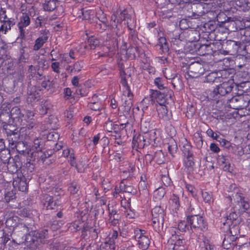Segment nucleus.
Returning <instances> with one entry per match:
<instances>
[{"label":"nucleus","instance_id":"f257e3e1","mask_svg":"<svg viewBox=\"0 0 250 250\" xmlns=\"http://www.w3.org/2000/svg\"><path fill=\"white\" fill-rule=\"evenodd\" d=\"M168 239L166 245L165 250H173L177 246L186 244L183 236L181 235L177 228L171 227L167 230Z\"/></svg>","mask_w":250,"mask_h":250},{"label":"nucleus","instance_id":"f03ea898","mask_svg":"<svg viewBox=\"0 0 250 250\" xmlns=\"http://www.w3.org/2000/svg\"><path fill=\"white\" fill-rule=\"evenodd\" d=\"M234 84L231 82H225L217 85L210 93V97L216 100L219 96H225L233 91Z\"/></svg>","mask_w":250,"mask_h":250},{"label":"nucleus","instance_id":"7ed1b4c3","mask_svg":"<svg viewBox=\"0 0 250 250\" xmlns=\"http://www.w3.org/2000/svg\"><path fill=\"white\" fill-rule=\"evenodd\" d=\"M239 215L234 211H232L229 215L224 218L222 221L223 225L226 227L227 229L229 230V232L233 234V231L238 229L237 225L239 223Z\"/></svg>","mask_w":250,"mask_h":250},{"label":"nucleus","instance_id":"20e7f679","mask_svg":"<svg viewBox=\"0 0 250 250\" xmlns=\"http://www.w3.org/2000/svg\"><path fill=\"white\" fill-rule=\"evenodd\" d=\"M8 139L12 148H15L19 154L23 155L29 154V151L26 148L24 149L25 147V144L23 142H18V135L17 133L13 131L12 134L9 136Z\"/></svg>","mask_w":250,"mask_h":250},{"label":"nucleus","instance_id":"39448f33","mask_svg":"<svg viewBox=\"0 0 250 250\" xmlns=\"http://www.w3.org/2000/svg\"><path fill=\"white\" fill-rule=\"evenodd\" d=\"M187 219L191 228L200 230L207 229V223L202 216L194 214L188 216Z\"/></svg>","mask_w":250,"mask_h":250},{"label":"nucleus","instance_id":"423d86ee","mask_svg":"<svg viewBox=\"0 0 250 250\" xmlns=\"http://www.w3.org/2000/svg\"><path fill=\"white\" fill-rule=\"evenodd\" d=\"M205 70L202 64L197 62H193L189 64L187 73L190 78H198L204 73Z\"/></svg>","mask_w":250,"mask_h":250},{"label":"nucleus","instance_id":"0eeeda50","mask_svg":"<svg viewBox=\"0 0 250 250\" xmlns=\"http://www.w3.org/2000/svg\"><path fill=\"white\" fill-rule=\"evenodd\" d=\"M62 156L68 159V162L71 166L75 167L78 172H81L83 169V166L80 167L76 164L75 157L74 154L73 150L66 148L63 150Z\"/></svg>","mask_w":250,"mask_h":250},{"label":"nucleus","instance_id":"6e6552de","mask_svg":"<svg viewBox=\"0 0 250 250\" xmlns=\"http://www.w3.org/2000/svg\"><path fill=\"white\" fill-rule=\"evenodd\" d=\"M233 197L235 202L239 206V210L241 212H245L249 208V203L245 200V198L242 193H236Z\"/></svg>","mask_w":250,"mask_h":250},{"label":"nucleus","instance_id":"1a4fd4ad","mask_svg":"<svg viewBox=\"0 0 250 250\" xmlns=\"http://www.w3.org/2000/svg\"><path fill=\"white\" fill-rule=\"evenodd\" d=\"M13 185L14 188L22 192L26 190L28 186L25 177L21 174L14 178Z\"/></svg>","mask_w":250,"mask_h":250},{"label":"nucleus","instance_id":"9d476101","mask_svg":"<svg viewBox=\"0 0 250 250\" xmlns=\"http://www.w3.org/2000/svg\"><path fill=\"white\" fill-rule=\"evenodd\" d=\"M26 122L25 125L28 130L25 129L24 127L21 128L20 130V135L25 141H28L30 139V137L27 135V133L29 132V130L36 127L37 123L34 118H31L30 120H26Z\"/></svg>","mask_w":250,"mask_h":250},{"label":"nucleus","instance_id":"9b49d317","mask_svg":"<svg viewBox=\"0 0 250 250\" xmlns=\"http://www.w3.org/2000/svg\"><path fill=\"white\" fill-rule=\"evenodd\" d=\"M30 18L27 13H22L20 17V21L18 23V28L20 32L21 36L23 38L25 36L24 27L30 24Z\"/></svg>","mask_w":250,"mask_h":250},{"label":"nucleus","instance_id":"f8f14e48","mask_svg":"<svg viewBox=\"0 0 250 250\" xmlns=\"http://www.w3.org/2000/svg\"><path fill=\"white\" fill-rule=\"evenodd\" d=\"M128 19H129V16L127 14L125 10L120 12V14L118 16L117 14H115L111 16V20L114 22L117 20V23H121L123 21L127 20L126 24L127 27L129 30H132L133 29V25L129 23L128 21Z\"/></svg>","mask_w":250,"mask_h":250},{"label":"nucleus","instance_id":"ddd939ff","mask_svg":"<svg viewBox=\"0 0 250 250\" xmlns=\"http://www.w3.org/2000/svg\"><path fill=\"white\" fill-rule=\"evenodd\" d=\"M5 114L9 117H11L13 120H17L19 122H22V118L24 117V115L21 113V109L18 106H15L12 108L9 114L7 112H5Z\"/></svg>","mask_w":250,"mask_h":250},{"label":"nucleus","instance_id":"4468645a","mask_svg":"<svg viewBox=\"0 0 250 250\" xmlns=\"http://www.w3.org/2000/svg\"><path fill=\"white\" fill-rule=\"evenodd\" d=\"M151 104L153 103V99L156 100L159 105H165L167 102V98L164 93H162L157 90L153 91L151 94Z\"/></svg>","mask_w":250,"mask_h":250},{"label":"nucleus","instance_id":"2eb2a0df","mask_svg":"<svg viewBox=\"0 0 250 250\" xmlns=\"http://www.w3.org/2000/svg\"><path fill=\"white\" fill-rule=\"evenodd\" d=\"M230 233V235H227L225 236L223 241V246L224 249H229L232 246L235 245L234 240L235 238L234 236L237 234V232L233 231V234Z\"/></svg>","mask_w":250,"mask_h":250},{"label":"nucleus","instance_id":"dca6fc26","mask_svg":"<svg viewBox=\"0 0 250 250\" xmlns=\"http://www.w3.org/2000/svg\"><path fill=\"white\" fill-rule=\"evenodd\" d=\"M121 77L120 83L122 86L120 89L122 91L123 95L125 97H127L128 98H132L133 94L128 85L126 79L123 76L121 75Z\"/></svg>","mask_w":250,"mask_h":250},{"label":"nucleus","instance_id":"f3484780","mask_svg":"<svg viewBox=\"0 0 250 250\" xmlns=\"http://www.w3.org/2000/svg\"><path fill=\"white\" fill-rule=\"evenodd\" d=\"M147 143L144 138L143 134H139L137 137H134L132 140V145L133 148H143Z\"/></svg>","mask_w":250,"mask_h":250},{"label":"nucleus","instance_id":"a211bd4d","mask_svg":"<svg viewBox=\"0 0 250 250\" xmlns=\"http://www.w3.org/2000/svg\"><path fill=\"white\" fill-rule=\"evenodd\" d=\"M38 231L31 230L29 231L25 236V240L27 244L30 245L35 244V245L39 244L38 239Z\"/></svg>","mask_w":250,"mask_h":250},{"label":"nucleus","instance_id":"6ab92c4d","mask_svg":"<svg viewBox=\"0 0 250 250\" xmlns=\"http://www.w3.org/2000/svg\"><path fill=\"white\" fill-rule=\"evenodd\" d=\"M58 0H44L42 3V7L44 11H52L57 7Z\"/></svg>","mask_w":250,"mask_h":250},{"label":"nucleus","instance_id":"aec40b11","mask_svg":"<svg viewBox=\"0 0 250 250\" xmlns=\"http://www.w3.org/2000/svg\"><path fill=\"white\" fill-rule=\"evenodd\" d=\"M169 204L171 209L176 212L178 210L180 207L179 197L177 195L173 194L170 198Z\"/></svg>","mask_w":250,"mask_h":250},{"label":"nucleus","instance_id":"412c9836","mask_svg":"<svg viewBox=\"0 0 250 250\" xmlns=\"http://www.w3.org/2000/svg\"><path fill=\"white\" fill-rule=\"evenodd\" d=\"M83 63L82 61L76 62L73 65H68L66 67V70L70 73L76 74L79 72L83 67Z\"/></svg>","mask_w":250,"mask_h":250},{"label":"nucleus","instance_id":"4be33fe9","mask_svg":"<svg viewBox=\"0 0 250 250\" xmlns=\"http://www.w3.org/2000/svg\"><path fill=\"white\" fill-rule=\"evenodd\" d=\"M152 217L157 218L158 220H164V211L160 206H156L151 211Z\"/></svg>","mask_w":250,"mask_h":250},{"label":"nucleus","instance_id":"5701e85b","mask_svg":"<svg viewBox=\"0 0 250 250\" xmlns=\"http://www.w3.org/2000/svg\"><path fill=\"white\" fill-rule=\"evenodd\" d=\"M42 78H43V80L41 83V85L44 89L48 90L55 85V82L54 80H51L49 76H43Z\"/></svg>","mask_w":250,"mask_h":250},{"label":"nucleus","instance_id":"b1692460","mask_svg":"<svg viewBox=\"0 0 250 250\" xmlns=\"http://www.w3.org/2000/svg\"><path fill=\"white\" fill-rule=\"evenodd\" d=\"M47 36H42L39 37L35 42L33 49L35 51L39 50L43 45L44 43L47 42Z\"/></svg>","mask_w":250,"mask_h":250},{"label":"nucleus","instance_id":"393cba45","mask_svg":"<svg viewBox=\"0 0 250 250\" xmlns=\"http://www.w3.org/2000/svg\"><path fill=\"white\" fill-rule=\"evenodd\" d=\"M165 189L163 187H159L155 189L153 193V199L156 202L161 200L166 194Z\"/></svg>","mask_w":250,"mask_h":250},{"label":"nucleus","instance_id":"a878e982","mask_svg":"<svg viewBox=\"0 0 250 250\" xmlns=\"http://www.w3.org/2000/svg\"><path fill=\"white\" fill-rule=\"evenodd\" d=\"M158 114L159 118L164 120H167L169 119V116L167 114V110L165 105H159L157 107Z\"/></svg>","mask_w":250,"mask_h":250},{"label":"nucleus","instance_id":"bb28decb","mask_svg":"<svg viewBox=\"0 0 250 250\" xmlns=\"http://www.w3.org/2000/svg\"><path fill=\"white\" fill-rule=\"evenodd\" d=\"M240 98L239 96H233L231 99L228 100V105L233 109H239L241 105L239 104Z\"/></svg>","mask_w":250,"mask_h":250},{"label":"nucleus","instance_id":"cd10ccee","mask_svg":"<svg viewBox=\"0 0 250 250\" xmlns=\"http://www.w3.org/2000/svg\"><path fill=\"white\" fill-rule=\"evenodd\" d=\"M184 164L185 167L187 168L189 171L192 170L194 166L193 155L185 156L184 159Z\"/></svg>","mask_w":250,"mask_h":250},{"label":"nucleus","instance_id":"c85d7f7f","mask_svg":"<svg viewBox=\"0 0 250 250\" xmlns=\"http://www.w3.org/2000/svg\"><path fill=\"white\" fill-rule=\"evenodd\" d=\"M137 241L139 248L140 249L142 250H146L148 248L150 244V241L149 238L146 235L141 237L140 239Z\"/></svg>","mask_w":250,"mask_h":250},{"label":"nucleus","instance_id":"c756f323","mask_svg":"<svg viewBox=\"0 0 250 250\" xmlns=\"http://www.w3.org/2000/svg\"><path fill=\"white\" fill-rule=\"evenodd\" d=\"M32 150L35 151H41L43 147V141L40 138H35L33 141Z\"/></svg>","mask_w":250,"mask_h":250},{"label":"nucleus","instance_id":"7c9ffc66","mask_svg":"<svg viewBox=\"0 0 250 250\" xmlns=\"http://www.w3.org/2000/svg\"><path fill=\"white\" fill-rule=\"evenodd\" d=\"M38 239L39 243H45L47 239L48 238V230L47 229H43L38 231Z\"/></svg>","mask_w":250,"mask_h":250},{"label":"nucleus","instance_id":"2f4dec72","mask_svg":"<svg viewBox=\"0 0 250 250\" xmlns=\"http://www.w3.org/2000/svg\"><path fill=\"white\" fill-rule=\"evenodd\" d=\"M139 48L135 46H130L126 50V54L129 58L131 59L135 58L139 54Z\"/></svg>","mask_w":250,"mask_h":250},{"label":"nucleus","instance_id":"473e14b6","mask_svg":"<svg viewBox=\"0 0 250 250\" xmlns=\"http://www.w3.org/2000/svg\"><path fill=\"white\" fill-rule=\"evenodd\" d=\"M156 46L159 47V49L161 50L162 53L167 52L168 50L167 41L164 37H160L159 39V42Z\"/></svg>","mask_w":250,"mask_h":250},{"label":"nucleus","instance_id":"72a5a7b5","mask_svg":"<svg viewBox=\"0 0 250 250\" xmlns=\"http://www.w3.org/2000/svg\"><path fill=\"white\" fill-rule=\"evenodd\" d=\"M79 185L77 183L73 182L70 185L68 188V190L71 195H76V197H77L79 196Z\"/></svg>","mask_w":250,"mask_h":250},{"label":"nucleus","instance_id":"f704fd0d","mask_svg":"<svg viewBox=\"0 0 250 250\" xmlns=\"http://www.w3.org/2000/svg\"><path fill=\"white\" fill-rule=\"evenodd\" d=\"M147 144H151L156 139V132L153 130L146 132L143 134Z\"/></svg>","mask_w":250,"mask_h":250},{"label":"nucleus","instance_id":"c9c22d12","mask_svg":"<svg viewBox=\"0 0 250 250\" xmlns=\"http://www.w3.org/2000/svg\"><path fill=\"white\" fill-rule=\"evenodd\" d=\"M219 80L220 77L218 76V73L215 72L209 73L206 77V82L208 83L218 82Z\"/></svg>","mask_w":250,"mask_h":250},{"label":"nucleus","instance_id":"e433bc0d","mask_svg":"<svg viewBox=\"0 0 250 250\" xmlns=\"http://www.w3.org/2000/svg\"><path fill=\"white\" fill-rule=\"evenodd\" d=\"M187 201L188 204L187 210L188 213L190 214V215L196 214L197 210L199 209L198 207L197 206H195L191 201H189L188 199H187Z\"/></svg>","mask_w":250,"mask_h":250},{"label":"nucleus","instance_id":"4c0bfd02","mask_svg":"<svg viewBox=\"0 0 250 250\" xmlns=\"http://www.w3.org/2000/svg\"><path fill=\"white\" fill-rule=\"evenodd\" d=\"M154 160L158 164H161L165 161V157L161 150L156 152L154 155Z\"/></svg>","mask_w":250,"mask_h":250},{"label":"nucleus","instance_id":"58836bf2","mask_svg":"<svg viewBox=\"0 0 250 250\" xmlns=\"http://www.w3.org/2000/svg\"><path fill=\"white\" fill-rule=\"evenodd\" d=\"M117 125L114 124L112 122L109 120L105 123L104 125V129L106 131L111 132L113 130L116 129Z\"/></svg>","mask_w":250,"mask_h":250},{"label":"nucleus","instance_id":"ea45409f","mask_svg":"<svg viewBox=\"0 0 250 250\" xmlns=\"http://www.w3.org/2000/svg\"><path fill=\"white\" fill-rule=\"evenodd\" d=\"M133 105L132 98H128V99L125 100L124 107L125 112L128 113Z\"/></svg>","mask_w":250,"mask_h":250},{"label":"nucleus","instance_id":"a19ab883","mask_svg":"<svg viewBox=\"0 0 250 250\" xmlns=\"http://www.w3.org/2000/svg\"><path fill=\"white\" fill-rule=\"evenodd\" d=\"M237 5L244 7L246 10L250 8V0H238L236 2Z\"/></svg>","mask_w":250,"mask_h":250},{"label":"nucleus","instance_id":"79ce46f5","mask_svg":"<svg viewBox=\"0 0 250 250\" xmlns=\"http://www.w3.org/2000/svg\"><path fill=\"white\" fill-rule=\"evenodd\" d=\"M202 195L203 199L206 203L210 204L213 202V199L211 193H209L207 191H203Z\"/></svg>","mask_w":250,"mask_h":250},{"label":"nucleus","instance_id":"37998d69","mask_svg":"<svg viewBox=\"0 0 250 250\" xmlns=\"http://www.w3.org/2000/svg\"><path fill=\"white\" fill-rule=\"evenodd\" d=\"M123 201H121V205L122 207L124 209V212L126 216V217H128L129 218H133L135 216V214L134 213V212L130 208V207H128V208H126L125 207H124L123 205Z\"/></svg>","mask_w":250,"mask_h":250},{"label":"nucleus","instance_id":"c03bdc74","mask_svg":"<svg viewBox=\"0 0 250 250\" xmlns=\"http://www.w3.org/2000/svg\"><path fill=\"white\" fill-rule=\"evenodd\" d=\"M192 146L188 143L184 145L183 147L182 151L185 156L193 155L191 152Z\"/></svg>","mask_w":250,"mask_h":250},{"label":"nucleus","instance_id":"a18cd8bd","mask_svg":"<svg viewBox=\"0 0 250 250\" xmlns=\"http://www.w3.org/2000/svg\"><path fill=\"white\" fill-rule=\"evenodd\" d=\"M88 107L92 110L97 111L101 109V105L99 102L94 101L88 103Z\"/></svg>","mask_w":250,"mask_h":250},{"label":"nucleus","instance_id":"49530a36","mask_svg":"<svg viewBox=\"0 0 250 250\" xmlns=\"http://www.w3.org/2000/svg\"><path fill=\"white\" fill-rule=\"evenodd\" d=\"M96 26L97 29H101L102 31L105 30L107 26L106 18H104V20L100 21L99 23L97 22Z\"/></svg>","mask_w":250,"mask_h":250},{"label":"nucleus","instance_id":"de8ad7c7","mask_svg":"<svg viewBox=\"0 0 250 250\" xmlns=\"http://www.w3.org/2000/svg\"><path fill=\"white\" fill-rule=\"evenodd\" d=\"M88 42L90 49H94L99 44V41L92 37L89 38Z\"/></svg>","mask_w":250,"mask_h":250},{"label":"nucleus","instance_id":"09e8293b","mask_svg":"<svg viewBox=\"0 0 250 250\" xmlns=\"http://www.w3.org/2000/svg\"><path fill=\"white\" fill-rule=\"evenodd\" d=\"M134 238L136 240H139V239H140L141 237L145 235V231L144 230H142L138 228L134 229Z\"/></svg>","mask_w":250,"mask_h":250},{"label":"nucleus","instance_id":"8fccbe9b","mask_svg":"<svg viewBox=\"0 0 250 250\" xmlns=\"http://www.w3.org/2000/svg\"><path fill=\"white\" fill-rule=\"evenodd\" d=\"M124 184L123 182H121L120 184L119 187H116L115 188V191L114 192L113 195L114 197L117 198V195L119 193L122 192H124Z\"/></svg>","mask_w":250,"mask_h":250},{"label":"nucleus","instance_id":"3c124183","mask_svg":"<svg viewBox=\"0 0 250 250\" xmlns=\"http://www.w3.org/2000/svg\"><path fill=\"white\" fill-rule=\"evenodd\" d=\"M80 228L79 221H75L71 223L68 226L69 229L72 231H75L78 230Z\"/></svg>","mask_w":250,"mask_h":250},{"label":"nucleus","instance_id":"603ef678","mask_svg":"<svg viewBox=\"0 0 250 250\" xmlns=\"http://www.w3.org/2000/svg\"><path fill=\"white\" fill-rule=\"evenodd\" d=\"M5 224L7 226L14 228L17 226L16 220L14 217H10L6 220Z\"/></svg>","mask_w":250,"mask_h":250},{"label":"nucleus","instance_id":"864d4df0","mask_svg":"<svg viewBox=\"0 0 250 250\" xmlns=\"http://www.w3.org/2000/svg\"><path fill=\"white\" fill-rule=\"evenodd\" d=\"M54 200H58V198H56V196H52L50 195H46L44 196V205H50L51 203V201H53Z\"/></svg>","mask_w":250,"mask_h":250},{"label":"nucleus","instance_id":"5fc2aeb1","mask_svg":"<svg viewBox=\"0 0 250 250\" xmlns=\"http://www.w3.org/2000/svg\"><path fill=\"white\" fill-rule=\"evenodd\" d=\"M51 68L54 72L57 73H60V63L59 62H52L51 64Z\"/></svg>","mask_w":250,"mask_h":250},{"label":"nucleus","instance_id":"6e6d98bb","mask_svg":"<svg viewBox=\"0 0 250 250\" xmlns=\"http://www.w3.org/2000/svg\"><path fill=\"white\" fill-rule=\"evenodd\" d=\"M154 83L159 89H163L165 88L163 81L162 79L159 77L155 79Z\"/></svg>","mask_w":250,"mask_h":250},{"label":"nucleus","instance_id":"4d7b16f0","mask_svg":"<svg viewBox=\"0 0 250 250\" xmlns=\"http://www.w3.org/2000/svg\"><path fill=\"white\" fill-rule=\"evenodd\" d=\"M187 223L185 221H180L178 225V228H177V229H178L179 232H180V231H185L187 229Z\"/></svg>","mask_w":250,"mask_h":250},{"label":"nucleus","instance_id":"13d9d810","mask_svg":"<svg viewBox=\"0 0 250 250\" xmlns=\"http://www.w3.org/2000/svg\"><path fill=\"white\" fill-rule=\"evenodd\" d=\"M64 249L65 247L62 244H57L54 246L52 250H75V249L73 248H67L66 250H64Z\"/></svg>","mask_w":250,"mask_h":250},{"label":"nucleus","instance_id":"bf43d9fd","mask_svg":"<svg viewBox=\"0 0 250 250\" xmlns=\"http://www.w3.org/2000/svg\"><path fill=\"white\" fill-rule=\"evenodd\" d=\"M52 194H53L52 196H56L59 199L60 196L63 194V192L61 188H55L53 189Z\"/></svg>","mask_w":250,"mask_h":250},{"label":"nucleus","instance_id":"052dcab7","mask_svg":"<svg viewBox=\"0 0 250 250\" xmlns=\"http://www.w3.org/2000/svg\"><path fill=\"white\" fill-rule=\"evenodd\" d=\"M163 220H158L157 218H153L152 217V223L154 229L157 231H159L160 230L159 227L157 228L156 225H159L160 223H162Z\"/></svg>","mask_w":250,"mask_h":250},{"label":"nucleus","instance_id":"680f3d73","mask_svg":"<svg viewBox=\"0 0 250 250\" xmlns=\"http://www.w3.org/2000/svg\"><path fill=\"white\" fill-rule=\"evenodd\" d=\"M6 18V16L5 15L3 22H4V23L5 24V25H6L7 29L10 30L11 29V26H13L15 24V22L14 21V20H8L6 21V20H5V19Z\"/></svg>","mask_w":250,"mask_h":250},{"label":"nucleus","instance_id":"e2e57ef3","mask_svg":"<svg viewBox=\"0 0 250 250\" xmlns=\"http://www.w3.org/2000/svg\"><path fill=\"white\" fill-rule=\"evenodd\" d=\"M112 32L113 33H115L116 37L118 38L120 37L121 35L123 33V31L122 30H120L119 25H116L115 27H113Z\"/></svg>","mask_w":250,"mask_h":250},{"label":"nucleus","instance_id":"0e129e2a","mask_svg":"<svg viewBox=\"0 0 250 250\" xmlns=\"http://www.w3.org/2000/svg\"><path fill=\"white\" fill-rule=\"evenodd\" d=\"M186 188L193 196L196 195V189L191 185L186 184Z\"/></svg>","mask_w":250,"mask_h":250},{"label":"nucleus","instance_id":"69168bd1","mask_svg":"<svg viewBox=\"0 0 250 250\" xmlns=\"http://www.w3.org/2000/svg\"><path fill=\"white\" fill-rule=\"evenodd\" d=\"M38 99V96L36 95L35 93H30L28 94V96L27 97V101L28 102L32 103L35 102Z\"/></svg>","mask_w":250,"mask_h":250},{"label":"nucleus","instance_id":"338daca9","mask_svg":"<svg viewBox=\"0 0 250 250\" xmlns=\"http://www.w3.org/2000/svg\"><path fill=\"white\" fill-rule=\"evenodd\" d=\"M177 149V145L175 144L168 145V150L170 154L173 155L176 152Z\"/></svg>","mask_w":250,"mask_h":250},{"label":"nucleus","instance_id":"774afa93","mask_svg":"<svg viewBox=\"0 0 250 250\" xmlns=\"http://www.w3.org/2000/svg\"><path fill=\"white\" fill-rule=\"evenodd\" d=\"M61 61L62 62H65L66 63L71 62L70 59L67 54H64L61 56Z\"/></svg>","mask_w":250,"mask_h":250}]
</instances>
